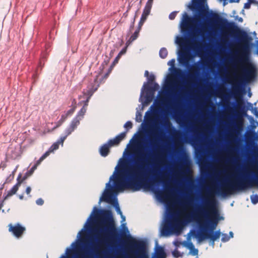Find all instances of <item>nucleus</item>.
<instances>
[{
    "label": "nucleus",
    "mask_w": 258,
    "mask_h": 258,
    "mask_svg": "<svg viewBox=\"0 0 258 258\" xmlns=\"http://www.w3.org/2000/svg\"><path fill=\"white\" fill-rule=\"evenodd\" d=\"M161 136L162 132L155 130L149 140L151 151L148 153L140 151L133 165L128 167L123 164L120 165L118 170L119 177L114 181L115 188L120 191L131 189L136 191L142 188H151L160 182L163 184L166 193L171 191L167 183L162 179L163 176L155 174L158 171L157 163L161 162L163 159L158 144ZM157 195L162 199L167 197L166 194L161 191H158Z\"/></svg>",
    "instance_id": "nucleus-1"
},
{
    "label": "nucleus",
    "mask_w": 258,
    "mask_h": 258,
    "mask_svg": "<svg viewBox=\"0 0 258 258\" xmlns=\"http://www.w3.org/2000/svg\"><path fill=\"white\" fill-rule=\"evenodd\" d=\"M253 186L258 187V174L254 178L237 177L223 183L215 188L213 192L209 190L203 199V204L198 207L195 212L186 216L187 221L197 220L200 231H194L192 235L201 242L209 239L213 245L221 235L220 230L214 231L219 220V213L216 207L214 194L222 197L232 194L236 191L242 190Z\"/></svg>",
    "instance_id": "nucleus-2"
},
{
    "label": "nucleus",
    "mask_w": 258,
    "mask_h": 258,
    "mask_svg": "<svg viewBox=\"0 0 258 258\" xmlns=\"http://www.w3.org/2000/svg\"><path fill=\"white\" fill-rule=\"evenodd\" d=\"M211 19L217 23L222 30L226 29L235 34L239 41V55L237 62L241 64V74L233 86L234 91L237 92L243 83L251 81L256 75L255 68L250 61L251 41L252 39L245 31L240 29L234 22H228L226 19L221 17L217 13H212Z\"/></svg>",
    "instance_id": "nucleus-3"
},
{
    "label": "nucleus",
    "mask_w": 258,
    "mask_h": 258,
    "mask_svg": "<svg viewBox=\"0 0 258 258\" xmlns=\"http://www.w3.org/2000/svg\"><path fill=\"white\" fill-rule=\"evenodd\" d=\"M208 14L207 10L200 9L199 10L198 15H196L194 17H190L186 12H184L180 24L181 31L183 33H187L191 30L192 31L191 36H195L197 32L196 31L197 26Z\"/></svg>",
    "instance_id": "nucleus-4"
},
{
    "label": "nucleus",
    "mask_w": 258,
    "mask_h": 258,
    "mask_svg": "<svg viewBox=\"0 0 258 258\" xmlns=\"http://www.w3.org/2000/svg\"><path fill=\"white\" fill-rule=\"evenodd\" d=\"M101 217L107 225L105 228L102 227L99 230L100 241H107L109 239L118 237V233L113 224L111 212L110 210H103Z\"/></svg>",
    "instance_id": "nucleus-5"
},
{
    "label": "nucleus",
    "mask_w": 258,
    "mask_h": 258,
    "mask_svg": "<svg viewBox=\"0 0 258 258\" xmlns=\"http://www.w3.org/2000/svg\"><path fill=\"white\" fill-rule=\"evenodd\" d=\"M130 244L131 246L140 252L139 258H149L148 255L144 251L145 243L143 241L136 240L131 237ZM166 254L164 248L159 246L156 250L155 255L152 258H166Z\"/></svg>",
    "instance_id": "nucleus-6"
},
{
    "label": "nucleus",
    "mask_w": 258,
    "mask_h": 258,
    "mask_svg": "<svg viewBox=\"0 0 258 258\" xmlns=\"http://www.w3.org/2000/svg\"><path fill=\"white\" fill-rule=\"evenodd\" d=\"M79 125V119L78 118L72 120L70 125L64 131L65 135L64 136L61 137L58 141L54 143L49 148L50 151L53 152L54 150H57L59 148V146L60 144L63 145V142L64 140L66 139L67 137L71 135L72 132H73L75 130L77 127V126Z\"/></svg>",
    "instance_id": "nucleus-7"
},
{
    "label": "nucleus",
    "mask_w": 258,
    "mask_h": 258,
    "mask_svg": "<svg viewBox=\"0 0 258 258\" xmlns=\"http://www.w3.org/2000/svg\"><path fill=\"white\" fill-rule=\"evenodd\" d=\"M126 131L120 133L119 135L117 136L115 138L110 139L108 141L107 144H105L102 145L99 150L100 155L103 157L107 156L110 151V147L114 145H117L125 137Z\"/></svg>",
    "instance_id": "nucleus-8"
},
{
    "label": "nucleus",
    "mask_w": 258,
    "mask_h": 258,
    "mask_svg": "<svg viewBox=\"0 0 258 258\" xmlns=\"http://www.w3.org/2000/svg\"><path fill=\"white\" fill-rule=\"evenodd\" d=\"M155 79V76L153 74L151 75L148 78V83L144 85L146 91V102H150L152 100L155 92L159 88V85L154 82Z\"/></svg>",
    "instance_id": "nucleus-9"
},
{
    "label": "nucleus",
    "mask_w": 258,
    "mask_h": 258,
    "mask_svg": "<svg viewBox=\"0 0 258 258\" xmlns=\"http://www.w3.org/2000/svg\"><path fill=\"white\" fill-rule=\"evenodd\" d=\"M178 229V221L176 219L170 220L166 222L162 230L163 235H168L176 231Z\"/></svg>",
    "instance_id": "nucleus-10"
},
{
    "label": "nucleus",
    "mask_w": 258,
    "mask_h": 258,
    "mask_svg": "<svg viewBox=\"0 0 258 258\" xmlns=\"http://www.w3.org/2000/svg\"><path fill=\"white\" fill-rule=\"evenodd\" d=\"M8 227L9 231L11 232L14 236L18 238L21 237L26 231V228L22 226L19 223H17L14 225L10 224Z\"/></svg>",
    "instance_id": "nucleus-11"
},
{
    "label": "nucleus",
    "mask_w": 258,
    "mask_h": 258,
    "mask_svg": "<svg viewBox=\"0 0 258 258\" xmlns=\"http://www.w3.org/2000/svg\"><path fill=\"white\" fill-rule=\"evenodd\" d=\"M99 87V85L98 84L95 85H93L92 84H89L88 85L86 91L84 93V95L87 96V97L86 100L83 101L84 103V105L83 107H85L86 108H87L91 97L92 96L93 93L96 91H97Z\"/></svg>",
    "instance_id": "nucleus-12"
},
{
    "label": "nucleus",
    "mask_w": 258,
    "mask_h": 258,
    "mask_svg": "<svg viewBox=\"0 0 258 258\" xmlns=\"http://www.w3.org/2000/svg\"><path fill=\"white\" fill-rule=\"evenodd\" d=\"M21 174H19L17 178V183L8 192L7 195L4 198V200H7L17 192L22 182L24 179H25V177H24L22 180H21Z\"/></svg>",
    "instance_id": "nucleus-13"
},
{
    "label": "nucleus",
    "mask_w": 258,
    "mask_h": 258,
    "mask_svg": "<svg viewBox=\"0 0 258 258\" xmlns=\"http://www.w3.org/2000/svg\"><path fill=\"white\" fill-rule=\"evenodd\" d=\"M191 58L190 54L187 51H181L179 53V62L184 66L188 67Z\"/></svg>",
    "instance_id": "nucleus-14"
},
{
    "label": "nucleus",
    "mask_w": 258,
    "mask_h": 258,
    "mask_svg": "<svg viewBox=\"0 0 258 258\" xmlns=\"http://www.w3.org/2000/svg\"><path fill=\"white\" fill-rule=\"evenodd\" d=\"M153 3V0H148L147 2L141 18V19H142V20H146L148 16L150 13Z\"/></svg>",
    "instance_id": "nucleus-15"
},
{
    "label": "nucleus",
    "mask_w": 258,
    "mask_h": 258,
    "mask_svg": "<svg viewBox=\"0 0 258 258\" xmlns=\"http://www.w3.org/2000/svg\"><path fill=\"white\" fill-rule=\"evenodd\" d=\"M100 201H104L107 203L114 204L115 201H116V199H113L112 197V194L110 190H108L104 192L102 197L101 198Z\"/></svg>",
    "instance_id": "nucleus-16"
},
{
    "label": "nucleus",
    "mask_w": 258,
    "mask_h": 258,
    "mask_svg": "<svg viewBox=\"0 0 258 258\" xmlns=\"http://www.w3.org/2000/svg\"><path fill=\"white\" fill-rule=\"evenodd\" d=\"M175 62V59H172L168 62V65L171 66L172 68H173V71L176 76L181 77L182 75V72L181 70L174 68Z\"/></svg>",
    "instance_id": "nucleus-17"
},
{
    "label": "nucleus",
    "mask_w": 258,
    "mask_h": 258,
    "mask_svg": "<svg viewBox=\"0 0 258 258\" xmlns=\"http://www.w3.org/2000/svg\"><path fill=\"white\" fill-rule=\"evenodd\" d=\"M237 148L236 146H230L228 149V152L231 155V159L232 160H237L238 158L235 155V153Z\"/></svg>",
    "instance_id": "nucleus-18"
},
{
    "label": "nucleus",
    "mask_w": 258,
    "mask_h": 258,
    "mask_svg": "<svg viewBox=\"0 0 258 258\" xmlns=\"http://www.w3.org/2000/svg\"><path fill=\"white\" fill-rule=\"evenodd\" d=\"M140 28H138L134 34L130 37L128 41L126 42V44L128 45L131 43L133 41L135 40L139 36V34L140 32Z\"/></svg>",
    "instance_id": "nucleus-19"
},
{
    "label": "nucleus",
    "mask_w": 258,
    "mask_h": 258,
    "mask_svg": "<svg viewBox=\"0 0 258 258\" xmlns=\"http://www.w3.org/2000/svg\"><path fill=\"white\" fill-rule=\"evenodd\" d=\"M87 110V108H86L85 107H83L81 110L79 111L78 115L76 117H75L73 120L74 119L78 118L79 119V124L80 123V120L82 119V118L83 117V116L85 114Z\"/></svg>",
    "instance_id": "nucleus-20"
},
{
    "label": "nucleus",
    "mask_w": 258,
    "mask_h": 258,
    "mask_svg": "<svg viewBox=\"0 0 258 258\" xmlns=\"http://www.w3.org/2000/svg\"><path fill=\"white\" fill-rule=\"evenodd\" d=\"M168 54V51L166 48H162L159 51V55L162 58H165L166 57Z\"/></svg>",
    "instance_id": "nucleus-21"
},
{
    "label": "nucleus",
    "mask_w": 258,
    "mask_h": 258,
    "mask_svg": "<svg viewBox=\"0 0 258 258\" xmlns=\"http://www.w3.org/2000/svg\"><path fill=\"white\" fill-rule=\"evenodd\" d=\"M189 248L192 251V254L193 255H196L198 253V250L197 249L195 248L194 244L192 243H190L189 244Z\"/></svg>",
    "instance_id": "nucleus-22"
},
{
    "label": "nucleus",
    "mask_w": 258,
    "mask_h": 258,
    "mask_svg": "<svg viewBox=\"0 0 258 258\" xmlns=\"http://www.w3.org/2000/svg\"><path fill=\"white\" fill-rule=\"evenodd\" d=\"M250 199H251V202L253 204H255L257 203H258V195H255L251 196L250 197Z\"/></svg>",
    "instance_id": "nucleus-23"
},
{
    "label": "nucleus",
    "mask_w": 258,
    "mask_h": 258,
    "mask_svg": "<svg viewBox=\"0 0 258 258\" xmlns=\"http://www.w3.org/2000/svg\"><path fill=\"white\" fill-rule=\"evenodd\" d=\"M192 45L194 47V48L198 51H200L201 50L200 43L199 42L197 43L194 42L192 43Z\"/></svg>",
    "instance_id": "nucleus-24"
},
{
    "label": "nucleus",
    "mask_w": 258,
    "mask_h": 258,
    "mask_svg": "<svg viewBox=\"0 0 258 258\" xmlns=\"http://www.w3.org/2000/svg\"><path fill=\"white\" fill-rule=\"evenodd\" d=\"M230 239V237L227 234H223L221 240L223 242H227Z\"/></svg>",
    "instance_id": "nucleus-25"
},
{
    "label": "nucleus",
    "mask_w": 258,
    "mask_h": 258,
    "mask_svg": "<svg viewBox=\"0 0 258 258\" xmlns=\"http://www.w3.org/2000/svg\"><path fill=\"white\" fill-rule=\"evenodd\" d=\"M188 41L187 39H185L183 38L182 37H179V38H178L177 42L179 44H184V43H187Z\"/></svg>",
    "instance_id": "nucleus-26"
},
{
    "label": "nucleus",
    "mask_w": 258,
    "mask_h": 258,
    "mask_svg": "<svg viewBox=\"0 0 258 258\" xmlns=\"http://www.w3.org/2000/svg\"><path fill=\"white\" fill-rule=\"evenodd\" d=\"M76 106H74L72 108L70 109L65 113L68 116L71 115L76 109Z\"/></svg>",
    "instance_id": "nucleus-27"
},
{
    "label": "nucleus",
    "mask_w": 258,
    "mask_h": 258,
    "mask_svg": "<svg viewBox=\"0 0 258 258\" xmlns=\"http://www.w3.org/2000/svg\"><path fill=\"white\" fill-rule=\"evenodd\" d=\"M133 126L132 122L130 121H127L124 125V127L126 128V129H130Z\"/></svg>",
    "instance_id": "nucleus-28"
},
{
    "label": "nucleus",
    "mask_w": 258,
    "mask_h": 258,
    "mask_svg": "<svg viewBox=\"0 0 258 258\" xmlns=\"http://www.w3.org/2000/svg\"><path fill=\"white\" fill-rule=\"evenodd\" d=\"M255 137H257L256 134L254 132L250 133L249 135L246 137L247 140L250 139L252 140Z\"/></svg>",
    "instance_id": "nucleus-29"
},
{
    "label": "nucleus",
    "mask_w": 258,
    "mask_h": 258,
    "mask_svg": "<svg viewBox=\"0 0 258 258\" xmlns=\"http://www.w3.org/2000/svg\"><path fill=\"white\" fill-rule=\"evenodd\" d=\"M98 77H99V75H97L95 77V79H94L93 82L90 83L89 84H92L93 85H95L96 84H98L100 85V84L101 83V82H100L99 83H98Z\"/></svg>",
    "instance_id": "nucleus-30"
},
{
    "label": "nucleus",
    "mask_w": 258,
    "mask_h": 258,
    "mask_svg": "<svg viewBox=\"0 0 258 258\" xmlns=\"http://www.w3.org/2000/svg\"><path fill=\"white\" fill-rule=\"evenodd\" d=\"M98 77H99V75H97L95 77V79H94L93 82L90 83L89 84H92L93 85H95L96 84H98L100 85V84L101 83V82H100L99 83H98Z\"/></svg>",
    "instance_id": "nucleus-31"
},
{
    "label": "nucleus",
    "mask_w": 258,
    "mask_h": 258,
    "mask_svg": "<svg viewBox=\"0 0 258 258\" xmlns=\"http://www.w3.org/2000/svg\"><path fill=\"white\" fill-rule=\"evenodd\" d=\"M68 117V116L66 113L62 114L60 119V123H62Z\"/></svg>",
    "instance_id": "nucleus-32"
},
{
    "label": "nucleus",
    "mask_w": 258,
    "mask_h": 258,
    "mask_svg": "<svg viewBox=\"0 0 258 258\" xmlns=\"http://www.w3.org/2000/svg\"><path fill=\"white\" fill-rule=\"evenodd\" d=\"M52 152L51 151H50V149H49L47 151H46L42 156V159H45L47 157H48L50 154Z\"/></svg>",
    "instance_id": "nucleus-33"
},
{
    "label": "nucleus",
    "mask_w": 258,
    "mask_h": 258,
    "mask_svg": "<svg viewBox=\"0 0 258 258\" xmlns=\"http://www.w3.org/2000/svg\"><path fill=\"white\" fill-rule=\"evenodd\" d=\"M189 71H190V74H189L190 77L191 78H194L195 77V75L192 72H194L195 71V68L191 67Z\"/></svg>",
    "instance_id": "nucleus-34"
},
{
    "label": "nucleus",
    "mask_w": 258,
    "mask_h": 258,
    "mask_svg": "<svg viewBox=\"0 0 258 258\" xmlns=\"http://www.w3.org/2000/svg\"><path fill=\"white\" fill-rule=\"evenodd\" d=\"M176 16V12H173L170 13L169 15V18L170 20H174Z\"/></svg>",
    "instance_id": "nucleus-35"
},
{
    "label": "nucleus",
    "mask_w": 258,
    "mask_h": 258,
    "mask_svg": "<svg viewBox=\"0 0 258 258\" xmlns=\"http://www.w3.org/2000/svg\"><path fill=\"white\" fill-rule=\"evenodd\" d=\"M111 71H112V68H111V67H110L108 72L104 75L103 78H102V80L104 79H106L108 78V77L109 75L110 74V73H111Z\"/></svg>",
    "instance_id": "nucleus-36"
},
{
    "label": "nucleus",
    "mask_w": 258,
    "mask_h": 258,
    "mask_svg": "<svg viewBox=\"0 0 258 258\" xmlns=\"http://www.w3.org/2000/svg\"><path fill=\"white\" fill-rule=\"evenodd\" d=\"M36 203L38 205L42 206L44 204V201H43V200L42 199L39 198L38 199H37L36 200Z\"/></svg>",
    "instance_id": "nucleus-37"
},
{
    "label": "nucleus",
    "mask_w": 258,
    "mask_h": 258,
    "mask_svg": "<svg viewBox=\"0 0 258 258\" xmlns=\"http://www.w3.org/2000/svg\"><path fill=\"white\" fill-rule=\"evenodd\" d=\"M112 205L115 206V207L116 208V211H117V213L120 212V208L119 207L117 201H115L114 203V204H112Z\"/></svg>",
    "instance_id": "nucleus-38"
},
{
    "label": "nucleus",
    "mask_w": 258,
    "mask_h": 258,
    "mask_svg": "<svg viewBox=\"0 0 258 258\" xmlns=\"http://www.w3.org/2000/svg\"><path fill=\"white\" fill-rule=\"evenodd\" d=\"M250 2L248 0V2L244 4V8L245 9H249L250 8Z\"/></svg>",
    "instance_id": "nucleus-39"
},
{
    "label": "nucleus",
    "mask_w": 258,
    "mask_h": 258,
    "mask_svg": "<svg viewBox=\"0 0 258 258\" xmlns=\"http://www.w3.org/2000/svg\"><path fill=\"white\" fill-rule=\"evenodd\" d=\"M237 107L240 108L244 107V103L242 100L239 101H237Z\"/></svg>",
    "instance_id": "nucleus-40"
},
{
    "label": "nucleus",
    "mask_w": 258,
    "mask_h": 258,
    "mask_svg": "<svg viewBox=\"0 0 258 258\" xmlns=\"http://www.w3.org/2000/svg\"><path fill=\"white\" fill-rule=\"evenodd\" d=\"M31 191V188L30 186H28L26 189V193L29 197H31V196L30 195V194Z\"/></svg>",
    "instance_id": "nucleus-41"
},
{
    "label": "nucleus",
    "mask_w": 258,
    "mask_h": 258,
    "mask_svg": "<svg viewBox=\"0 0 258 258\" xmlns=\"http://www.w3.org/2000/svg\"><path fill=\"white\" fill-rule=\"evenodd\" d=\"M145 22V20H142V19H140V21L139 23V27L138 28H140V30H141V28Z\"/></svg>",
    "instance_id": "nucleus-42"
},
{
    "label": "nucleus",
    "mask_w": 258,
    "mask_h": 258,
    "mask_svg": "<svg viewBox=\"0 0 258 258\" xmlns=\"http://www.w3.org/2000/svg\"><path fill=\"white\" fill-rule=\"evenodd\" d=\"M119 59L118 58V57H116L115 59L114 60L112 64H111V66H110V67H111V68L112 69V68L113 67V66L114 65H115L116 63H117L118 62V61Z\"/></svg>",
    "instance_id": "nucleus-43"
},
{
    "label": "nucleus",
    "mask_w": 258,
    "mask_h": 258,
    "mask_svg": "<svg viewBox=\"0 0 258 258\" xmlns=\"http://www.w3.org/2000/svg\"><path fill=\"white\" fill-rule=\"evenodd\" d=\"M56 126H55L53 128L52 130H54L55 129L57 128L59 126H60L62 123H60V119L56 123Z\"/></svg>",
    "instance_id": "nucleus-44"
},
{
    "label": "nucleus",
    "mask_w": 258,
    "mask_h": 258,
    "mask_svg": "<svg viewBox=\"0 0 258 258\" xmlns=\"http://www.w3.org/2000/svg\"><path fill=\"white\" fill-rule=\"evenodd\" d=\"M185 93V91H184V90L183 89L181 90L180 92H179L178 97H183Z\"/></svg>",
    "instance_id": "nucleus-45"
},
{
    "label": "nucleus",
    "mask_w": 258,
    "mask_h": 258,
    "mask_svg": "<svg viewBox=\"0 0 258 258\" xmlns=\"http://www.w3.org/2000/svg\"><path fill=\"white\" fill-rule=\"evenodd\" d=\"M43 159H42V157H41L39 160H38L36 162V163L35 164V165L37 167L38 165H39L41 162L43 160Z\"/></svg>",
    "instance_id": "nucleus-46"
},
{
    "label": "nucleus",
    "mask_w": 258,
    "mask_h": 258,
    "mask_svg": "<svg viewBox=\"0 0 258 258\" xmlns=\"http://www.w3.org/2000/svg\"><path fill=\"white\" fill-rule=\"evenodd\" d=\"M36 168H37V166H36V165H34L31 167V168L30 169V171H29L30 173L31 174V173H32L34 172V171Z\"/></svg>",
    "instance_id": "nucleus-47"
},
{
    "label": "nucleus",
    "mask_w": 258,
    "mask_h": 258,
    "mask_svg": "<svg viewBox=\"0 0 258 258\" xmlns=\"http://www.w3.org/2000/svg\"><path fill=\"white\" fill-rule=\"evenodd\" d=\"M125 52H126V48H124L119 52V54L122 55V54L125 53Z\"/></svg>",
    "instance_id": "nucleus-48"
},
{
    "label": "nucleus",
    "mask_w": 258,
    "mask_h": 258,
    "mask_svg": "<svg viewBox=\"0 0 258 258\" xmlns=\"http://www.w3.org/2000/svg\"><path fill=\"white\" fill-rule=\"evenodd\" d=\"M118 214H119L121 216V218L122 219V220H125V217L122 215V213L121 211L120 212H118Z\"/></svg>",
    "instance_id": "nucleus-49"
},
{
    "label": "nucleus",
    "mask_w": 258,
    "mask_h": 258,
    "mask_svg": "<svg viewBox=\"0 0 258 258\" xmlns=\"http://www.w3.org/2000/svg\"><path fill=\"white\" fill-rule=\"evenodd\" d=\"M249 2H250V4H257V2L255 0H249Z\"/></svg>",
    "instance_id": "nucleus-50"
},
{
    "label": "nucleus",
    "mask_w": 258,
    "mask_h": 258,
    "mask_svg": "<svg viewBox=\"0 0 258 258\" xmlns=\"http://www.w3.org/2000/svg\"><path fill=\"white\" fill-rule=\"evenodd\" d=\"M240 0H230V3H238Z\"/></svg>",
    "instance_id": "nucleus-51"
},
{
    "label": "nucleus",
    "mask_w": 258,
    "mask_h": 258,
    "mask_svg": "<svg viewBox=\"0 0 258 258\" xmlns=\"http://www.w3.org/2000/svg\"><path fill=\"white\" fill-rule=\"evenodd\" d=\"M253 110V113L254 114H255V113H256V112L258 111L257 108L256 107L254 108Z\"/></svg>",
    "instance_id": "nucleus-52"
},
{
    "label": "nucleus",
    "mask_w": 258,
    "mask_h": 258,
    "mask_svg": "<svg viewBox=\"0 0 258 258\" xmlns=\"http://www.w3.org/2000/svg\"><path fill=\"white\" fill-rule=\"evenodd\" d=\"M148 75H149V72L148 71H146L145 72V76L146 77H148Z\"/></svg>",
    "instance_id": "nucleus-53"
},
{
    "label": "nucleus",
    "mask_w": 258,
    "mask_h": 258,
    "mask_svg": "<svg viewBox=\"0 0 258 258\" xmlns=\"http://www.w3.org/2000/svg\"><path fill=\"white\" fill-rule=\"evenodd\" d=\"M229 235H230V236H229V237H230H230H233V232H231V231H230V232H229Z\"/></svg>",
    "instance_id": "nucleus-54"
},
{
    "label": "nucleus",
    "mask_w": 258,
    "mask_h": 258,
    "mask_svg": "<svg viewBox=\"0 0 258 258\" xmlns=\"http://www.w3.org/2000/svg\"><path fill=\"white\" fill-rule=\"evenodd\" d=\"M23 195H20L19 196V199H21V200H23Z\"/></svg>",
    "instance_id": "nucleus-55"
},
{
    "label": "nucleus",
    "mask_w": 258,
    "mask_h": 258,
    "mask_svg": "<svg viewBox=\"0 0 258 258\" xmlns=\"http://www.w3.org/2000/svg\"><path fill=\"white\" fill-rule=\"evenodd\" d=\"M121 55V54H119V53L116 57H118V58L119 59Z\"/></svg>",
    "instance_id": "nucleus-56"
},
{
    "label": "nucleus",
    "mask_w": 258,
    "mask_h": 258,
    "mask_svg": "<svg viewBox=\"0 0 258 258\" xmlns=\"http://www.w3.org/2000/svg\"><path fill=\"white\" fill-rule=\"evenodd\" d=\"M194 133H195V134H196L197 135H198V132L196 131H194Z\"/></svg>",
    "instance_id": "nucleus-57"
},
{
    "label": "nucleus",
    "mask_w": 258,
    "mask_h": 258,
    "mask_svg": "<svg viewBox=\"0 0 258 258\" xmlns=\"http://www.w3.org/2000/svg\"><path fill=\"white\" fill-rule=\"evenodd\" d=\"M106 186H110L112 188V186H111V185H110L109 183H107L106 184Z\"/></svg>",
    "instance_id": "nucleus-58"
},
{
    "label": "nucleus",
    "mask_w": 258,
    "mask_h": 258,
    "mask_svg": "<svg viewBox=\"0 0 258 258\" xmlns=\"http://www.w3.org/2000/svg\"><path fill=\"white\" fill-rule=\"evenodd\" d=\"M231 137L233 139L235 138V137L234 136L233 134H231Z\"/></svg>",
    "instance_id": "nucleus-59"
},
{
    "label": "nucleus",
    "mask_w": 258,
    "mask_h": 258,
    "mask_svg": "<svg viewBox=\"0 0 258 258\" xmlns=\"http://www.w3.org/2000/svg\"><path fill=\"white\" fill-rule=\"evenodd\" d=\"M255 149H256V152H258V147L257 146L255 147Z\"/></svg>",
    "instance_id": "nucleus-60"
},
{
    "label": "nucleus",
    "mask_w": 258,
    "mask_h": 258,
    "mask_svg": "<svg viewBox=\"0 0 258 258\" xmlns=\"http://www.w3.org/2000/svg\"><path fill=\"white\" fill-rule=\"evenodd\" d=\"M175 88L179 89V88H180V87L178 86H175Z\"/></svg>",
    "instance_id": "nucleus-61"
},
{
    "label": "nucleus",
    "mask_w": 258,
    "mask_h": 258,
    "mask_svg": "<svg viewBox=\"0 0 258 258\" xmlns=\"http://www.w3.org/2000/svg\"><path fill=\"white\" fill-rule=\"evenodd\" d=\"M94 209L95 210H96V211H97V210H97V209L96 208V207H94Z\"/></svg>",
    "instance_id": "nucleus-62"
},
{
    "label": "nucleus",
    "mask_w": 258,
    "mask_h": 258,
    "mask_svg": "<svg viewBox=\"0 0 258 258\" xmlns=\"http://www.w3.org/2000/svg\"><path fill=\"white\" fill-rule=\"evenodd\" d=\"M84 258H89L88 256H84Z\"/></svg>",
    "instance_id": "nucleus-63"
},
{
    "label": "nucleus",
    "mask_w": 258,
    "mask_h": 258,
    "mask_svg": "<svg viewBox=\"0 0 258 258\" xmlns=\"http://www.w3.org/2000/svg\"><path fill=\"white\" fill-rule=\"evenodd\" d=\"M239 21H242V18H240V19H239Z\"/></svg>",
    "instance_id": "nucleus-64"
}]
</instances>
